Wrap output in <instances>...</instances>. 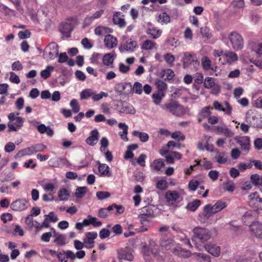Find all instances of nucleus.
Returning a JSON list of instances; mask_svg holds the SVG:
<instances>
[{"instance_id": "obj_1", "label": "nucleus", "mask_w": 262, "mask_h": 262, "mask_svg": "<svg viewBox=\"0 0 262 262\" xmlns=\"http://www.w3.org/2000/svg\"><path fill=\"white\" fill-rule=\"evenodd\" d=\"M160 246L162 250L165 249L167 251L170 250L176 256L189 257L190 255L188 251L182 249L180 247H176L173 241L170 239H162Z\"/></svg>"}, {"instance_id": "obj_2", "label": "nucleus", "mask_w": 262, "mask_h": 262, "mask_svg": "<svg viewBox=\"0 0 262 262\" xmlns=\"http://www.w3.org/2000/svg\"><path fill=\"white\" fill-rule=\"evenodd\" d=\"M161 107L163 110L177 116H181L185 114L184 107L176 101L162 104Z\"/></svg>"}, {"instance_id": "obj_3", "label": "nucleus", "mask_w": 262, "mask_h": 262, "mask_svg": "<svg viewBox=\"0 0 262 262\" xmlns=\"http://www.w3.org/2000/svg\"><path fill=\"white\" fill-rule=\"evenodd\" d=\"M59 47L55 42H50L43 51V58L46 60L54 59L58 55Z\"/></svg>"}, {"instance_id": "obj_4", "label": "nucleus", "mask_w": 262, "mask_h": 262, "mask_svg": "<svg viewBox=\"0 0 262 262\" xmlns=\"http://www.w3.org/2000/svg\"><path fill=\"white\" fill-rule=\"evenodd\" d=\"M228 38L233 50L238 51L243 49L244 40L240 34L237 32H231L229 34Z\"/></svg>"}, {"instance_id": "obj_5", "label": "nucleus", "mask_w": 262, "mask_h": 262, "mask_svg": "<svg viewBox=\"0 0 262 262\" xmlns=\"http://www.w3.org/2000/svg\"><path fill=\"white\" fill-rule=\"evenodd\" d=\"M227 204L225 202L220 200L218 201L214 205L211 206L207 204L204 207V211L205 212V216L209 217L212 214L218 212L226 207Z\"/></svg>"}, {"instance_id": "obj_6", "label": "nucleus", "mask_w": 262, "mask_h": 262, "mask_svg": "<svg viewBox=\"0 0 262 262\" xmlns=\"http://www.w3.org/2000/svg\"><path fill=\"white\" fill-rule=\"evenodd\" d=\"M133 250L128 247L122 248L117 251V257L120 261L125 260L128 261H132L134 256L133 255Z\"/></svg>"}, {"instance_id": "obj_7", "label": "nucleus", "mask_w": 262, "mask_h": 262, "mask_svg": "<svg viewBox=\"0 0 262 262\" xmlns=\"http://www.w3.org/2000/svg\"><path fill=\"white\" fill-rule=\"evenodd\" d=\"M30 206L29 202L25 198L18 199L12 202L10 208L15 211H23L27 209Z\"/></svg>"}, {"instance_id": "obj_8", "label": "nucleus", "mask_w": 262, "mask_h": 262, "mask_svg": "<svg viewBox=\"0 0 262 262\" xmlns=\"http://www.w3.org/2000/svg\"><path fill=\"white\" fill-rule=\"evenodd\" d=\"M213 108L219 112H223L225 114L231 116L232 112V107L229 103L226 101L221 103L218 101H214L213 102Z\"/></svg>"}, {"instance_id": "obj_9", "label": "nucleus", "mask_w": 262, "mask_h": 262, "mask_svg": "<svg viewBox=\"0 0 262 262\" xmlns=\"http://www.w3.org/2000/svg\"><path fill=\"white\" fill-rule=\"evenodd\" d=\"M193 232L195 237L203 242L208 241L211 237V233L206 228L197 227L193 229Z\"/></svg>"}, {"instance_id": "obj_10", "label": "nucleus", "mask_w": 262, "mask_h": 262, "mask_svg": "<svg viewBox=\"0 0 262 262\" xmlns=\"http://www.w3.org/2000/svg\"><path fill=\"white\" fill-rule=\"evenodd\" d=\"M237 55L231 51H225L224 55L220 58V61L223 64H231L237 61Z\"/></svg>"}, {"instance_id": "obj_11", "label": "nucleus", "mask_w": 262, "mask_h": 262, "mask_svg": "<svg viewBox=\"0 0 262 262\" xmlns=\"http://www.w3.org/2000/svg\"><path fill=\"white\" fill-rule=\"evenodd\" d=\"M165 198L166 201L172 205L179 203L183 200L182 196L175 190L167 191L165 194Z\"/></svg>"}, {"instance_id": "obj_12", "label": "nucleus", "mask_w": 262, "mask_h": 262, "mask_svg": "<svg viewBox=\"0 0 262 262\" xmlns=\"http://www.w3.org/2000/svg\"><path fill=\"white\" fill-rule=\"evenodd\" d=\"M96 232H88L85 234L83 241L85 245V248L87 249H91L94 246V239L97 237Z\"/></svg>"}, {"instance_id": "obj_13", "label": "nucleus", "mask_w": 262, "mask_h": 262, "mask_svg": "<svg viewBox=\"0 0 262 262\" xmlns=\"http://www.w3.org/2000/svg\"><path fill=\"white\" fill-rule=\"evenodd\" d=\"M14 121V122L9 121L8 123V132H17L23 126L24 119L23 118L17 117Z\"/></svg>"}, {"instance_id": "obj_14", "label": "nucleus", "mask_w": 262, "mask_h": 262, "mask_svg": "<svg viewBox=\"0 0 262 262\" xmlns=\"http://www.w3.org/2000/svg\"><path fill=\"white\" fill-rule=\"evenodd\" d=\"M236 142L239 145L242 151L247 154L251 147L250 138L248 136H244L237 139Z\"/></svg>"}, {"instance_id": "obj_15", "label": "nucleus", "mask_w": 262, "mask_h": 262, "mask_svg": "<svg viewBox=\"0 0 262 262\" xmlns=\"http://www.w3.org/2000/svg\"><path fill=\"white\" fill-rule=\"evenodd\" d=\"M137 46V43L136 41L133 40L130 38H128L125 42H123L119 50L121 52H133Z\"/></svg>"}, {"instance_id": "obj_16", "label": "nucleus", "mask_w": 262, "mask_h": 262, "mask_svg": "<svg viewBox=\"0 0 262 262\" xmlns=\"http://www.w3.org/2000/svg\"><path fill=\"white\" fill-rule=\"evenodd\" d=\"M191 64H199L198 61L196 58L188 52L184 53V57L183 58V66L184 68H188Z\"/></svg>"}, {"instance_id": "obj_17", "label": "nucleus", "mask_w": 262, "mask_h": 262, "mask_svg": "<svg viewBox=\"0 0 262 262\" xmlns=\"http://www.w3.org/2000/svg\"><path fill=\"white\" fill-rule=\"evenodd\" d=\"M248 198L249 205L256 210H259L261 198L258 196L257 193L256 192L253 193L249 195Z\"/></svg>"}, {"instance_id": "obj_18", "label": "nucleus", "mask_w": 262, "mask_h": 262, "mask_svg": "<svg viewBox=\"0 0 262 262\" xmlns=\"http://www.w3.org/2000/svg\"><path fill=\"white\" fill-rule=\"evenodd\" d=\"M51 230L53 231L54 233L55 237L54 243L57 246H63L68 243L67 236L65 234L57 233L53 228H52Z\"/></svg>"}, {"instance_id": "obj_19", "label": "nucleus", "mask_w": 262, "mask_h": 262, "mask_svg": "<svg viewBox=\"0 0 262 262\" xmlns=\"http://www.w3.org/2000/svg\"><path fill=\"white\" fill-rule=\"evenodd\" d=\"M119 112L123 114H129L134 115L136 113V110L131 104L125 101L122 102L119 106Z\"/></svg>"}, {"instance_id": "obj_20", "label": "nucleus", "mask_w": 262, "mask_h": 262, "mask_svg": "<svg viewBox=\"0 0 262 262\" xmlns=\"http://www.w3.org/2000/svg\"><path fill=\"white\" fill-rule=\"evenodd\" d=\"M96 164L98 165V173L100 177H111L112 174L110 172V167L105 164L101 163L100 161H97Z\"/></svg>"}, {"instance_id": "obj_21", "label": "nucleus", "mask_w": 262, "mask_h": 262, "mask_svg": "<svg viewBox=\"0 0 262 262\" xmlns=\"http://www.w3.org/2000/svg\"><path fill=\"white\" fill-rule=\"evenodd\" d=\"M250 230L257 238H262V225L258 222L253 223L250 226Z\"/></svg>"}, {"instance_id": "obj_22", "label": "nucleus", "mask_w": 262, "mask_h": 262, "mask_svg": "<svg viewBox=\"0 0 262 262\" xmlns=\"http://www.w3.org/2000/svg\"><path fill=\"white\" fill-rule=\"evenodd\" d=\"M214 130L218 134H223L227 137H232L234 136V133L226 125L215 126Z\"/></svg>"}, {"instance_id": "obj_23", "label": "nucleus", "mask_w": 262, "mask_h": 262, "mask_svg": "<svg viewBox=\"0 0 262 262\" xmlns=\"http://www.w3.org/2000/svg\"><path fill=\"white\" fill-rule=\"evenodd\" d=\"M72 29L71 24L68 22L61 23L59 28V31L67 38L71 36V32Z\"/></svg>"}, {"instance_id": "obj_24", "label": "nucleus", "mask_w": 262, "mask_h": 262, "mask_svg": "<svg viewBox=\"0 0 262 262\" xmlns=\"http://www.w3.org/2000/svg\"><path fill=\"white\" fill-rule=\"evenodd\" d=\"M115 54L114 53H108L105 54L102 58V63L104 66L114 68V61L115 59Z\"/></svg>"}, {"instance_id": "obj_25", "label": "nucleus", "mask_w": 262, "mask_h": 262, "mask_svg": "<svg viewBox=\"0 0 262 262\" xmlns=\"http://www.w3.org/2000/svg\"><path fill=\"white\" fill-rule=\"evenodd\" d=\"M99 138V133L97 129L93 130L90 136L86 139V143L90 146H94L98 142Z\"/></svg>"}, {"instance_id": "obj_26", "label": "nucleus", "mask_w": 262, "mask_h": 262, "mask_svg": "<svg viewBox=\"0 0 262 262\" xmlns=\"http://www.w3.org/2000/svg\"><path fill=\"white\" fill-rule=\"evenodd\" d=\"M210 110L211 108L209 106L203 107L198 115V122H201L205 119L208 118L211 114Z\"/></svg>"}, {"instance_id": "obj_27", "label": "nucleus", "mask_w": 262, "mask_h": 262, "mask_svg": "<svg viewBox=\"0 0 262 262\" xmlns=\"http://www.w3.org/2000/svg\"><path fill=\"white\" fill-rule=\"evenodd\" d=\"M104 42L105 47L110 49L117 46V40L112 35H107L105 36Z\"/></svg>"}, {"instance_id": "obj_28", "label": "nucleus", "mask_w": 262, "mask_h": 262, "mask_svg": "<svg viewBox=\"0 0 262 262\" xmlns=\"http://www.w3.org/2000/svg\"><path fill=\"white\" fill-rule=\"evenodd\" d=\"M205 250L214 256L217 257L220 255L221 249L219 246L214 244L206 245L204 247Z\"/></svg>"}, {"instance_id": "obj_29", "label": "nucleus", "mask_w": 262, "mask_h": 262, "mask_svg": "<svg viewBox=\"0 0 262 262\" xmlns=\"http://www.w3.org/2000/svg\"><path fill=\"white\" fill-rule=\"evenodd\" d=\"M57 257L60 262H68V259L71 262L70 250H62L59 252Z\"/></svg>"}, {"instance_id": "obj_30", "label": "nucleus", "mask_w": 262, "mask_h": 262, "mask_svg": "<svg viewBox=\"0 0 262 262\" xmlns=\"http://www.w3.org/2000/svg\"><path fill=\"white\" fill-rule=\"evenodd\" d=\"M150 26L147 30V34L152 38L157 39L161 35L162 31L151 25Z\"/></svg>"}, {"instance_id": "obj_31", "label": "nucleus", "mask_w": 262, "mask_h": 262, "mask_svg": "<svg viewBox=\"0 0 262 262\" xmlns=\"http://www.w3.org/2000/svg\"><path fill=\"white\" fill-rule=\"evenodd\" d=\"M156 208L155 206L152 205H149L145 207H143L141 209V212L140 214H143L147 217H152L154 216V212Z\"/></svg>"}, {"instance_id": "obj_32", "label": "nucleus", "mask_w": 262, "mask_h": 262, "mask_svg": "<svg viewBox=\"0 0 262 262\" xmlns=\"http://www.w3.org/2000/svg\"><path fill=\"white\" fill-rule=\"evenodd\" d=\"M119 128L122 129V132L119 133L120 138L125 141H128V126L125 123H119L118 124Z\"/></svg>"}, {"instance_id": "obj_33", "label": "nucleus", "mask_w": 262, "mask_h": 262, "mask_svg": "<svg viewBox=\"0 0 262 262\" xmlns=\"http://www.w3.org/2000/svg\"><path fill=\"white\" fill-rule=\"evenodd\" d=\"M214 159L218 164H225L228 160L227 154L225 151L220 152L217 150Z\"/></svg>"}, {"instance_id": "obj_34", "label": "nucleus", "mask_w": 262, "mask_h": 262, "mask_svg": "<svg viewBox=\"0 0 262 262\" xmlns=\"http://www.w3.org/2000/svg\"><path fill=\"white\" fill-rule=\"evenodd\" d=\"M250 180L253 184L259 187H262V176L257 173L252 174L250 177ZM262 191V188H260Z\"/></svg>"}, {"instance_id": "obj_35", "label": "nucleus", "mask_w": 262, "mask_h": 262, "mask_svg": "<svg viewBox=\"0 0 262 262\" xmlns=\"http://www.w3.org/2000/svg\"><path fill=\"white\" fill-rule=\"evenodd\" d=\"M58 196L60 201H66L69 199L70 193L68 189L63 188L59 190Z\"/></svg>"}, {"instance_id": "obj_36", "label": "nucleus", "mask_w": 262, "mask_h": 262, "mask_svg": "<svg viewBox=\"0 0 262 262\" xmlns=\"http://www.w3.org/2000/svg\"><path fill=\"white\" fill-rule=\"evenodd\" d=\"M132 134L134 136L138 137L140 141L142 142H146L149 139L148 135L145 132H141L138 130H134Z\"/></svg>"}, {"instance_id": "obj_37", "label": "nucleus", "mask_w": 262, "mask_h": 262, "mask_svg": "<svg viewBox=\"0 0 262 262\" xmlns=\"http://www.w3.org/2000/svg\"><path fill=\"white\" fill-rule=\"evenodd\" d=\"M149 248L154 254H157L161 250V247H160L157 242L152 239L149 241Z\"/></svg>"}, {"instance_id": "obj_38", "label": "nucleus", "mask_w": 262, "mask_h": 262, "mask_svg": "<svg viewBox=\"0 0 262 262\" xmlns=\"http://www.w3.org/2000/svg\"><path fill=\"white\" fill-rule=\"evenodd\" d=\"M155 85L158 89L157 92L165 93L167 89V84L161 79H156L155 81Z\"/></svg>"}, {"instance_id": "obj_39", "label": "nucleus", "mask_w": 262, "mask_h": 262, "mask_svg": "<svg viewBox=\"0 0 262 262\" xmlns=\"http://www.w3.org/2000/svg\"><path fill=\"white\" fill-rule=\"evenodd\" d=\"M157 21L162 25L167 24L170 22V18L166 13L162 12L158 15Z\"/></svg>"}, {"instance_id": "obj_40", "label": "nucleus", "mask_w": 262, "mask_h": 262, "mask_svg": "<svg viewBox=\"0 0 262 262\" xmlns=\"http://www.w3.org/2000/svg\"><path fill=\"white\" fill-rule=\"evenodd\" d=\"M164 162L162 159H157L151 164V169L157 172L160 171L164 166Z\"/></svg>"}, {"instance_id": "obj_41", "label": "nucleus", "mask_w": 262, "mask_h": 262, "mask_svg": "<svg viewBox=\"0 0 262 262\" xmlns=\"http://www.w3.org/2000/svg\"><path fill=\"white\" fill-rule=\"evenodd\" d=\"M164 97L165 93H163V92H156L152 95L153 102L156 105L160 104Z\"/></svg>"}, {"instance_id": "obj_42", "label": "nucleus", "mask_w": 262, "mask_h": 262, "mask_svg": "<svg viewBox=\"0 0 262 262\" xmlns=\"http://www.w3.org/2000/svg\"><path fill=\"white\" fill-rule=\"evenodd\" d=\"M202 66L203 69L208 71L213 69L211 67V61L207 56H204L201 59Z\"/></svg>"}, {"instance_id": "obj_43", "label": "nucleus", "mask_w": 262, "mask_h": 262, "mask_svg": "<svg viewBox=\"0 0 262 262\" xmlns=\"http://www.w3.org/2000/svg\"><path fill=\"white\" fill-rule=\"evenodd\" d=\"M104 10L101 9L96 11L92 15H88L85 18V21L88 23H91L95 19L100 18L103 14Z\"/></svg>"}, {"instance_id": "obj_44", "label": "nucleus", "mask_w": 262, "mask_h": 262, "mask_svg": "<svg viewBox=\"0 0 262 262\" xmlns=\"http://www.w3.org/2000/svg\"><path fill=\"white\" fill-rule=\"evenodd\" d=\"M71 262H74V260L76 258L79 259H82L85 256V252L84 251L80 250H78L76 253H74L72 251L70 250Z\"/></svg>"}, {"instance_id": "obj_45", "label": "nucleus", "mask_w": 262, "mask_h": 262, "mask_svg": "<svg viewBox=\"0 0 262 262\" xmlns=\"http://www.w3.org/2000/svg\"><path fill=\"white\" fill-rule=\"evenodd\" d=\"M156 43L155 42L149 39L145 40L142 45V49L145 50H150L156 48Z\"/></svg>"}, {"instance_id": "obj_46", "label": "nucleus", "mask_w": 262, "mask_h": 262, "mask_svg": "<svg viewBox=\"0 0 262 262\" xmlns=\"http://www.w3.org/2000/svg\"><path fill=\"white\" fill-rule=\"evenodd\" d=\"M46 148L47 146L42 143L34 144L30 146L32 154L37 152L43 151L46 149Z\"/></svg>"}, {"instance_id": "obj_47", "label": "nucleus", "mask_w": 262, "mask_h": 262, "mask_svg": "<svg viewBox=\"0 0 262 262\" xmlns=\"http://www.w3.org/2000/svg\"><path fill=\"white\" fill-rule=\"evenodd\" d=\"M142 92V85L139 82H135L133 85H132V94L134 93L138 95H141Z\"/></svg>"}, {"instance_id": "obj_48", "label": "nucleus", "mask_w": 262, "mask_h": 262, "mask_svg": "<svg viewBox=\"0 0 262 262\" xmlns=\"http://www.w3.org/2000/svg\"><path fill=\"white\" fill-rule=\"evenodd\" d=\"M94 91L91 89H86L83 90L80 94V98L81 100L88 99L93 97Z\"/></svg>"}, {"instance_id": "obj_49", "label": "nucleus", "mask_w": 262, "mask_h": 262, "mask_svg": "<svg viewBox=\"0 0 262 262\" xmlns=\"http://www.w3.org/2000/svg\"><path fill=\"white\" fill-rule=\"evenodd\" d=\"M54 70V67L52 66H48L45 70L40 72V76L45 79H47L51 76V72Z\"/></svg>"}, {"instance_id": "obj_50", "label": "nucleus", "mask_w": 262, "mask_h": 262, "mask_svg": "<svg viewBox=\"0 0 262 262\" xmlns=\"http://www.w3.org/2000/svg\"><path fill=\"white\" fill-rule=\"evenodd\" d=\"M200 205L201 201L198 200H195L192 202L189 203L186 208L187 209L191 211H194L200 206Z\"/></svg>"}, {"instance_id": "obj_51", "label": "nucleus", "mask_w": 262, "mask_h": 262, "mask_svg": "<svg viewBox=\"0 0 262 262\" xmlns=\"http://www.w3.org/2000/svg\"><path fill=\"white\" fill-rule=\"evenodd\" d=\"M200 164H201V168L203 169H209L212 168V163L208 161L207 158L200 160Z\"/></svg>"}, {"instance_id": "obj_52", "label": "nucleus", "mask_w": 262, "mask_h": 262, "mask_svg": "<svg viewBox=\"0 0 262 262\" xmlns=\"http://www.w3.org/2000/svg\"><path fill=\"white\" fill-rule=\"evenodd\" d=\"M251 48L257 55H262V42L253 43L251 45Z\"/></svg>"}, {"instance_id": "obj_53", "label": "nucleus", "mask_w": 262, "mask_h": 262, "mask_svg": "<svg viewBox=\"0 0 262 262\" xmlns=\"http://www.w3.org/2000/svg\"><path fill=\"white\" fill-rule=\"evenodd\" d=\"M113 19L114 24L118 25L120 27H124L126 25L124 19L120 17L117 14L114 15Z\"/></svg>"}, {"instance_id": "obj_54", "label": "nucleus", "mask_w": 262, "mask_h": 262, "mask_svg": "<svg viewBox=\"0 0 262 262\" xmlns=\"http://www.w3.org/2000/svg\"><path fill=\"white\" fill-rule=\"evenodd\" d=\"M163 57L165 61L170 67L173 66L175 57L173 55L170 53H166L164 55Z\"/></svg>"}, {"instance_id": "obj_55", "label": "nucleus", "mask_w": 262, "mask_h": 262, "mask_svg": "<svg viewBox=\"0 0 262 262\" xmlns=\"http://www.w3.org/2000/svg\"><path fill=\"white\" fill-rule=\"evenodd\" d=\"M123 93L125 95L132 94V84L130 82H122Z\"/></svg>"}, {"instance_id": "obj_56", "label": "nucleus", "mask_w": 262, "mask_h": 262, "mask_svg": "<svg viewBox=\"0 0 262 262\" xmlns=\"http://www.w3.org/2000/svg\"><path fill=\"white\" fill-rule=\"evenodd\" d=\"M163 73V76H166L165 79L170 80L172 79L174 76V73L173 70L170 69H165L162 71Z\"/></svg>"}, {"instance_id": "obj_57", "label": "nucleus", "mask_w": 262, "mask_h": 262, "mask_svg": "<svg viewBox=\"0 0 262 262\" xmlns=\"http://www.w3.org/2000/svg\"><path fill=\"white\" fill-rule=\"evenodd\" d=\"M86 187H79L75 191V195L77 198H81L86 193Z\"/></svg>"}, {"instance_id": "obj_58", "label": "nucleus", "mask_w": 262, "mask_h": 262, "mask_svg": "<svg viewBox=\"0 0 262 262\" xmlns=\"http://www.w3.org/2000/svg\"><path fill=\"white\" fill-rule=\"evenodd\" d=\"M31 123L33 125L37 127L38 132L40 134H44L47 131V126H46L45 124H41L37 126L36 124H38L39 122L36 121H32Z\"/></svg>"}, {"instance_id": "obj_59", "label": "nucleus", "mask_w": 262, "mask_h": 262, "mask_svg": "<svg viewBox=\"0 0 262 262\" xmlns=\"http://www.w3.org/2000/svg\"><path fill=\"white\" fill-rule=\"evenodd\" d=\"M107 96L108 94L105 92H101L99 94H96L95 92L94 91L92 99L94 101H98L103 97H107Z\"/></svg>"}, {"instance_id": "obj_60", "label": "nucleus", "mask_w": 262, "mask_h": 262, "mask_svg": "<svg viewBox=\"0 0 262 262\" xmlns=\"http://www.w3.org/2000/svg\"><path fill=\"white\" fill-rule=\"evenodd\" d=\"M223 187L225 190L229 192H233L235 189V185L233 182L229 181L224 184Z\"/></svg>"}, {"instance_id": "obj_61", "label": "nucleus", "mask_w": 262, "mask_h": 262, "mask_svg": "<svg viewBox=\"0 0 262 262\" xmlns=\"http://www.w3.org/2000/svg\"><path fill=\"white\" fill-rule=\"evenodd\" d=\"M215 84L213 78L206 77L204 81V85L207 89H211Z\"/></svg>"}, {"instance_id": "obj_62", "label": "nucleus", "mask_w": 262, "mask_h": 262, "mask_svg": "<svg viewBox=\"0 0 262 262\" xmlns=\"http://www.w3.org/2000/svg\"><path fill=\"white\" fill-rule=\"evenodd\" d=\"M70 105L72 108L74 113H78L80 110V106L76 99H73L71 101Z\"/></svg>"}, {"instance_id": "obj_63", "label": "nucleus", "mask_w": 262, "mask_h": 262, "mask_svg": "<svg viewBox=\"0 0 262 262\" xmlns=\"http://www.w3.org/2000/svg\"><path fill=\"white\" fill-rule=\"evenodd\" d=\"M157 188L160 190H165L167 188L168 184L165 180L161 179L157 183Z\"/></svg>"}, {"instance_id": "obj_64", "label": "nucleus", "mask_w": 262, "mask_h": 262, "mask_svg": "<svg viewBox=\"0 0 262 262\" xmlns=\"http://www.w3.org/2000/svg\"><path fill=\"white\" fill-rule=\"evenodd\" d=\"M100 56L101 54L100 53H94L90 58L91 63L93 64L98 65L99 63V60Z\"/></svg>"}]
</instances>
